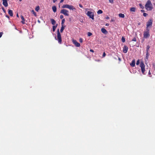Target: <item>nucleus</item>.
<instances>
[{
    "label": "nucleus",
    "mask_w": 155,
    "mask_h": 155,
    "mask_svg": "<svg viewBox=\"0 0 155 155\" xmlns=\"http://www.w3.org/2000/svg\"><path fill=\"white\" fill-rule=\"evenodd\" d=\"M145 8L147 10H151L152 8V5L150 0H148L145 5Z\"/></svg>",
    "instance_id": "1"
},
{
    "label": "nucleus",
    "mask_w": 155,
    "mask_h": 155,
    "mask_svg": "<svg viewBox=\"0 0 155 155\" xmlns=\"http://www.w3.org/2000/svg\"><path fill=\"white\" fill-rule=\"evenodd\" d=\"M62 8H68L70 10H75V8L72 5H69L68 4H66L63 5L62 6Z\"/></svg>",
    "instance_id": "2"
},
{
    "label": "nucleus",
    "mask_w": 155,
    "mask_h": 155,
    "mask_svg": "<svg viewBox=\"0 0 155 155\" xmlns=\"http://www.w3.org/2000/svg\"><path fill=\"white\" fill-rule=\"evenodd\" d=\"M86 14L90 18H91L93 20L94 19V12L90 11H88L87 13H86Z\"/></svg>",
    "instance_id": "3"
},
{
    "label": "nucleus",
    "mask_w": 155,
    "mask_h": 155,
    "mask_svg": "<svg viewBox=\"0 0 155 155\" xmlns=\"http://www.w3.org/2000/svg\"><path fill=\"white\" fill-rule=\"evenodd\" d=\"M146 31H144L143 33V37L145 38H147L149 37L150 35L149 34L150 29H146Z\"/></svg>",
    "instance_id": "4"
},
{
    "label": "nucleus",
    "mask_w": 155,
    "mask_h": 155,
    "mask_svg": "<svg viewBox=\"0 0 155 155\" xmlns=\"http://www.w3.org/2000/svg\"><path fill=\"white\" fill-rule=\"evenodd\" d=\"M152 19H150L148 21L147 23V27L146 29H149V27H151L152 24Z\"/></svg>",
    "instance_id": "5"
},
{
    "label": "nucleus",
    "mask_w": 155,
    "mask_h": 155,
    "mask_svg": "<svg viewBox=\"0 0 155 155\" xmlns=\"http://www.w3.org/2000/svg\"><path fill=\"white\" fill-rule=\"evenodd\" d=\"M60 13L66 16H68V11L65 9H63L61 11Z\"/></svg>",
    "instance_id": "6"
},
{
    "label": "nucleus",
    "mask_w": 155,
    "mask_h": 155,
    "mask_svg": "<svg viewBox=\"0 0 155 155\" xmlns=\"http://www.w3.org/2000/svg\"><path fill=\"white\" fill-rule=\"evenodd\" d=\"M140 67L141 68L142 73L144 74L145 71V65L142 62L140 63Z\"/></svg>",
    "instance_id": "7"
},
{
    "label": "nucleus",
    "mask_w": 155,
    "mask_h": 155,
    "mask_svg": "<svg viewBox=\"0 0 155 155\" xmlns=\"http://www.w3.org/2000/svg\"><path fill=\"white\" fill-rule=\"evenodd\" d=\"M72 42L77 47H79L80 46V44L77 42V41L73 39L72 40Z\"/></svg>",
    "instance_id": "8"
},
{
    "label": "nucleus",
    "mask_w": 155,
    "mask_h": 155,
    "mask_svg": "<svg viewBox=\"0 0 155 155\" xmlns=\"http://www.w3.org/2000/svg\"><path fill=\"white\" fill-rule=\"evenodd\" d=\"M128 49V47L126 45H124L123 48V52L125 53H126Z\"/></svg>",
    "instance_id": "9"
},
{
    "label": "nucleus",
    "mask_w": 155,
    "mask_h": 155,
    "mask_svg": "<svg viewBox=\"0 0 155 155\" xmlns=\"http://www.w3.org/2000/svg\"><path fill=\"white\" fill-rule=\"evenodd\" d=\"M3 1L2 4L5 7H7L8 6V4L7 0H2Z\"/></svg>",
    "instance_id": "10"
},
{
    "label": "nucleus",
    "mask_w": 155,
    "mask_h": 155,
    "mask_svg": "<svg viewBox=\"0 0 155 155\" xmlns=\"http://www.w3.org/2000/svg\"><path fill=\"white\" fill-rule=\"evenodd\" d=\"M149 56V53L146 52V56L145 59V61L146 64H147V62L148 59V57Z\"/></svg>",
    "instance_id": "11"
},
{
    "label": "nucleus",
    "mask_w": 155,
    "mask_h": 155,
    "mask_svg": "<svg viewBox=\"0 0 155 155\" xmlns=\"http://www.w3.org/2000/svg\"><path fill=\"white\" fill-rule=\"evenodd\" d=\"M101 32L104 34H106L107 33V31L104 28H102L101 29Z\"/></svg>",
    "instance_id": "12"
},
{
    "label": "nucleus",
    "mask_w": 155,
    "mask_h": 155,
    "mask_svg": "<svg viewBox=\"0 0 155 155\" xmlns=\"http://www.w3.org/2000/svg\"><path fill=\"white\" fill-rule=\"evenodd\" d=\"M8 14L11 16H12L13 15L12 11L11 9H8Z\"/></svg>",
    "instance_id": "13"
},
{
    "label": "nucleus",
    "mask_w": 155,
    "mask_h": 155,
    "mask_svg": "<svg viewBox=\"0 0 155 155\" xmlns=\"http://www.w3.org/2000/svg\"><path fill=\"white\" fill-rule=\"evenodd\" d=\"M130 65L132 67H134L135 65V61L134 60L132 61L131 63L130 64Z\"/></svg>",
    "instance_id": "14"
},
{
    "label": "nucleus",
    "mask_w": 155,
    "mask_h": 155,
    "mask_svg": "<svg viewBox=\"0 0 155 155\" xmlns=\"http://www.w3.org/2000/svg\"><path fill=\"white\" fill-rule=\"evenodd\" d=\"M21 19L22 20V21H21V23L23 24H25V20L23 16L22 15H21Z\"/></svg>",
    "instance_id": "15"
},
{
    "label": "nucleus",
    "mask_w": 155,
    "mask_h": 155,
    "mask_svg": "<svg viewBox=\"0 0 155 155\" xmlns=\"http://www.w3.org/2000/svg\"><path fill=\"white\" fill-rule=\"evenodd\" d=\"M61 35L59 32V43H61Z\"/></svg>",
    "instance_id": "16"
},
{
    "label": "nucleus",
    "mask_w": 155,
    "mask_h": 155,
    "mask_svg": "<svg viewBox=\"0 0 155 155\" xmlns=\"http://www.w3.org/2000/svg\"><path fill=\"white\" fill-rule=\"evenodd\" d=\"M50 20H51V23L53 25H55V24L56 23V21L54 19H51Z\"/></svg>",
    "instance_id": "17"
},
{
    "label": "nucleus",
    "mask_w": 155,
    "mask_h": 155,
    "mask_svg": "<svg viewBox=\"0 0 155 155\" xmlns=\"http://www.w3.org/2000/svg\"><path fill=\"white\" fill-rule=\"evenodd\" d=\"M52 9L53 11L54 12H56L57 8H56V7L55 6H53L52 7Z\"/></svg>",
    "instance_id": "18"
},
{
    "label": "nucleus",
    "mask_w": 155,
    "mask_h": 155,
    "mask_svg": "<svg viewBox=\"0 0 155 155\" xmlns=\"http://www.w3.org/2000/svg\"><path fill=\"white\" fill-rule=\"evenodd\" d=\"M136 8L134 7L131 8H130V11L132 12H135V11Z\"/></svg>",
    "instance_id": "19"
},
{
    "label": "nucleus",
    "mask_w": 155,
    "mask_h": 155,
    "mask_svg": "<svg viewBox=\"0 0 155 155\" xmlns=\"http://www.w3.org/2000/svg\"><path fill=\"white\" fill-rule=\"evenodd\" d=\"M57 25H58V24H57L56 25H54L53 26V31H55L56 28L57 27Z\"/></svg>",
    "instance_id": "20"
},
{
    "label": "nucleus",
    "mask_w": 155,
    "mask_h": 155,
    "mask_svg": "<svg viewBox=\"0 0 155 155\" xmlns=\"http://www.w3.org/2000/svg\"><path fill=\"white\" fill-rule=\"evenodd\" d=\"M57 35L56 36L54 37L55 39L56 40H58V29L57 31Z\"/></svg>",
    "instance_id": "21"
},
{
    "label": "nucleus",
    "mask_w": 155,
    "mask_h": 155,
    "mask_svg": "<svg viewBox=\"0 0 155 155\" xmlns=\"http://www.w3.org/2000/svg\"><path fill=\"white\" fill-rule=\"evenodd\" d=\"M119 16L121 18H124V14L120 13L119 14Z\"/></svg>",
    "instance_id": "22"
},
{
    "label": "nucleus",
    "mask_w": 155,
    "mask_h": 155,
    "mask_svg": "<svg viewBox=\"0 0 155 155\" xmlns=\"http://www.w3.org/2000/svg\"><path fill=\"white\" fill-rule=\"evenodd\" d=\"M40 9V7L39 6H38L36 7L35 8V10L37 12H38V11Z\"/></svg>",
    "instance_id": "23"
},
{
    "label": "nucleus",
    "mask_w": 155,
    "mask_h": 155,
    "mask_svg": "<svg viewBox=\"0 0 155 155\" xmlns=\"http://www.w3.org/2000/svg\"><path fill=\"white\" fill-rule=\"evenodd\" d=\"M64 27L65 26H64V25H62L61 28L60 30V32H62V31H63V30H64Z\"/></svg>",
    "instance_id": "24"
},
{
    "label": "nucleus",
    "mask_w": 155,
    "mask_h": 155,
    "mask_svg": "<svg viewBox=\"0 0 155 155\" xmlns=\"http://www.w3.org/2000/svg\"><path fill=\"white\" fill-rule=\"evenodd\" d=\"M150 48V46L149 45H147L146 48V52L149 53L148 51L149 50Z\"/></svg>",
    "instance_id": "25"
},
{
    "label": "nucleus",
    "mask_w": 155,
    "mask_h": 155,
    "mask_svg": "<svg viewBox=\"0 0 155 155\" xmlns=\"http://www.w3.org/2000/svg\"><path fill=\"white\" fill-rule=\"evenodd\" d=\"M103 13V12L101 10H99L97 12V13L98 14H102V13Z\"/></svg>",
    "instance_id": "26"
},
{
    "label": "nucleus",
    "mask_w": 155,
    "mask_h": 155,
    "mask_svg": "<svg viewBox=\"0 0 155 155\" xmlns=\"http://www.w3.org/2000/svg\"><path fill=\"white\" fill-rule=\"evenodd\" d=\"M65 20L64 18L63 19L62 21V22L61 23V25H64V24L65 22Z\"/></svg>",
    "instance_id": "27"
},
{
    "label": "nucleus",
    "mask_w": 155,
    "mask_h": 155,
    "mask_svg": "<svg viewBox=\"0 0 155 155\" xmlns=\"http://www.w3.org/2000/svg\"><path fill=\"white\" fill-rule=\"evenodd\" d=\"M31 12L35 16H36V13L33 10H32L31 11Z\"/></svg>",
    "instance_id": "28"
},
{
    "label": "nucleus",
    "mask_w": 155,
    "mask_h": 155,
    "mask_svg": "<svg viewBox=\"0 0 155 155\" xmlns=\"http://www.w3.org/2000/svg\"><path fill=\"white\" fill-rule=\"evenodd\" d=\"M121 40L123 42H124L125 41V39L123 37H122Z\"/></svg>",
    "instance_id": "29"
},
{
    "label": "nucleus",
    "mask_w": 155,
    "mask_h": 155,
    "mask_svg": "<svg viewBox=\"0 0 155 155\" xmlns=\"http://www.w3.org/2000/svg\"><path fill=\"white\" fill-rule=\"evenodd\" d=\"M92 35V34L90 32H89L87 33V35L88 36H90L91 35Z\"/></svg>",
    "instance_id": "30"
},
{
    "label": "nucleus",
    "mask_w": 155,
    "mask_h": 155,
    "mask_svg": "<svg viewBox=\"0 0 155 155\" xmlns=\"http://www.w3.org/2000/svg\"><path fill=\"white\" fill-rule=\"evenodd\" d=\"M139 63H140V60H138L136 62V64L137 65H138L139 64Z\"/></svg>",
    "instance_id": "31"
},
{
    "label": "nucleus",
    "mask_w": 155,
    "mask_h": 155,
    "mask_svg": "<svg viewBox=\"0 0 155 155\" xmlns=\"http://www.w3.org/2000/svg\"><path fill=\"white\" fill-rule=\"evenodd\" d=\"M147 15V14L145 13H143V15L145 17Z\"/></svg>",
    "instance_id": "32"
},
{
    "label": "nucleus",
    "mask_w": 155,
    "mask_h": 155,
    "mask_svg": "<svg viewBox=\"0 0 155 155\" xmlns=\"http://www.w3.org/2000/svg\"><path fill=\"white\" fill-rule=\"evenodd\" d=\"M79 41L81 42V43H82V42H83V39L82 38H80L79 39Z\"/></svg>",
    "instance_id": "33"
},
{
    "label": "nucleus",
    "mask_w": 155,
    "mask_h": 155,
    "mask_svg": "<svg viewBox=\"0 0 155 155\" xmlns=\"http://www.w3.org/2000/svg\"><path fill=\"white\" fill-rule=\"evenodd\" d=\"M132 41H136V39L135 38H134L132 40Z\"/></svg>",
    "instance_id": "34"
},
{
    "label": "nucleus",
    "mask_w": 155,
    "mask_h": 155,
    "mask_svg": "<svg viewBox=\"0 0 155 155\" xmlns=\"http://www.w3.org/2000/svg\"><path fill=\"white\" fill-rule=\"evenodd\" d=\"M2 9L4 13L6 12V11L5 10L4 7H2Z\"/></svg>",
    "instance_id": "35"
},
{
    "label": "nucleus",
    "mask_w": 155,
    "mask_h": 155,
    "mask_svg": "<svg viewBox=\"0 0 155 155\" xmlns=\"http://www.w3.org/2000/svg\"><path fill=\"white\" fill-rule=\"evenodd\" d=\"M2 34H3V32H0V38L2 37Z\"/></svg>",
    "instance_id": "36"
},
{
    "label": "nucleus",
    "mask_w": 155,
    "mask_h": 155,
    "mask_svg": "<svg viewBox=\"0 0 155 155\" xmlns=\"http://www.w3.org/2000/svg\"><path fill=\"white\" fill-rule=\"evenodd\" d=\"M106 55V54L105 52H104L103 54V57H104Z\"/></svg>",
    "instance_id": "37"
},
{
    "label": "nucleus",
    "mask_w": 155,
    "mask_h": 155,
    "mask_svg": "<svg viewBox=\"0 0 155 155\" xmlns=\"http://www.w3.org/2000/svg\"><path fill=\"white\" fill-rule=\"evenodd\" d=\"M64 17V16L63 15H61L60 16V18L61 19H62Z\"/></svg>",
    "instance_id": "38"
},
{
    "label": "nucleus",
    "mask_w": 155,
    "mask_h": 155,
    "mask_svg": "<svg viewBox=\"0 0 155 155\" xmlns=\"http://www.w3.org/2000/svg\"><path fill=\"white\" fill-rule=\"evenodd\" d=\"M79 6H80V7L81 8H82L83 7V6L81 4H79Z\"/></svg>",
    "instance_id": "39"
},
{
    "label": "nucleus",
    "mask_w": 155,
    "mask_h": 155,
    "mask_svg": "<svg viewBox=\"0 0 155 155\" xmlns=\"http://www.w3.org/2000/svg\"><path fill=\"white\" fill-rule=\"evenodd\" d=\"M109 1L110 3H112L113 2V0H109Z\"/></svg>",
    "instance_id": "40"
},
{
    "label": "nucleus",
    "mask_w": 155,
    "mask_h": 155,
    "mask_svg": "<svg viewBox=\"0 0 155 155\" xmlns=\"http://www.w3.org/2000/svg\"><path fill=\"white\" fill-rule=\"evenodd\" d=\"M64 0H61L60 1V3H62L63 2Z\"/></svg>",
    "instance_id": "41"
},
{
    "label": "nucleus",
    "mask_w": 155,
    "mask_h": 155,
    "mask_svg": "<svg viewBox=\"0 0 155 155\" xmlns=\"http://www.w3.org/2000/svg\"><path fill=\"white\" fill-rule=\"evenodd\" d=\"M140 7L141 8H143L142 7H143V6H142V5L141 4H140Z\"/></svg>",
    "instance_id": "42"
},
{
    "label": "nucleus",
    "mask_w": 155,
    "mask_h": 155,
    "mask_svg": "<svg viewBox=\"0 0 155 155\" xmlns=\"http://www.w3.org/2000/svg\"><path fill=\"white\" fill-rule=\"evenodd\" d=\"M90 51L91 52H93L94 51L93 50H92V49H90Z\"/></svg>",
    "instance_id": "43"
},
{
    "label": "nucleus",
    "mask_w": 155,
    "mask_h": 155,
    "mask_svg": "<svg viewBox=\"0 0 155 155\" xmlns=\"http://www.w3.org/2000/svg\"><path fill=\"white\" fill-rule=\"evenodd\" d=\"M57 0H53V2L54 3H55L57 1Z\"/></svg>",
    "instance_id": "44"
},
{
    "label": "nucleus",
    "mask_w": 155,
    "mask_h": 155,
    "mask_svg": "<svg viewBox=\"0 0 155 155\" xmlns=\"http://www.w3.org/2000/svg\"><path fill=\"white\" fill-rule=\"evenodd\" d=\"M106 19H109V17H108V16H107V17H106Z\"/></svg>",
    "instance_id": "45"
},
{
    "label": "nucleus",
    "mask_w": 155,
    "mask_h": 155,
    "mask_svg": "<svg viewBox=\"0 0 155 155\" xmlns=\"http://www.w3.org/2000/svg\"><path fill=\"white\" fill-rule=\"evenodd\" d=\"M109 25V24L108 23H107L105 25L106 26H108Z\"/></svg>",
    "instance_id": "46"
},
{
    "label": "nucleus",
    "mask_w": 155,
    "mask_h": 155,
    "mask_svg": "<svg viewBox=\"0 0 155 155\" xmlns=\"http://www.w3.org/2000/svg\"><path fill=\"white\" fill-rule=\"evenodd\" d=\"M6 17H7L8 18H9V16L8 15H6Z\"/></svg>",
    "instance_id": "47"
},
{
    "label": "nucleus",
    "mask_w": 155,
    "mask_h": 155,
    "mask_svg": "<svg viewBox=\"0 0 155 155\" xmlns=\"http://www.w3.org/2000/svg\"><path fill=\"white\" fill-rule=\"evenodd\" d=\"M17 16L18 17H19V16H18V14L17 13Z\"/></svg>",
    "instance_id": "48"
},
{
    "label": "nucleus",
    "mask_w": 155,
    "mask_h": 155,
    "mask_svg": "<svg viewBox=\"0 0 155 155\" xmlns=\"http://www.w3.org/2000/svg\"><path fill=\"white\" fill-rule=\"evenodd\" d=\"M149 74H150V71H149Z\"/></svg>",
    "instance_id": "49"
},
{
    "label": "nucleus",
    "mask_w": 155,
    "mask_h": 155,
    "mask_svg": "<svg viewBox=\"0 0 155 155\" xmlns=\"http://www.w3.org/2000/svg\"><path fill=\"white\" fill-rule=\"evenodd\" d=\"M141 12H144V11L143 10H141Z\"/></svg>",
    "instance_id": "50"
},
{
    "label": "nucleus",
    "mask_w": 155,
    "mask_h": 155,
    "mask_svg": "<svg viewBox=\"0 0 155 155\" xmlns=\"http://www.w3.org/2000/svg\"><path fill=\"white\" fill-rule=\"evenodd\" d=\"M113 21V19H111V21Z\"/></svg>",
    "instance_id": "51"
},
{
    "label": "nucleus",
    "mask_w": 155,
    "mask_h": 155,
    "mask_svg": "<svg viewBox=\"0 0 155 155\" xmlns=\"http://www.w3.org/2000/svg\"><path fill=\"white\" fill-rule=\"evenodd\" d=\"M19 1L20 2H21V1H22V0H19Z\"/></svg>",
    "instance_id": "52"
},
{
    "label": "nucleus",
    "mask_w": 155,
    "mask_h": 155,
    "mask_svg": "<svg viewBox=\"0 0 155 155\" xmlns=\"http://www.w3.org/2000/svg\"><path fill=\"white\" fill-rule=\"evenodd\" d=\"M87 8H86V10H87Z\"/></svg>",
    "instance_id": "53"
}]
</instances>
